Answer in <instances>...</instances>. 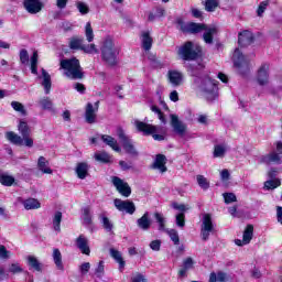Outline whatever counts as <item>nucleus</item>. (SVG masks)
<instances>
[{
    "label": "nucleus",
    "mask_w": 282,
    "mask_h": 282,
    "mask_svg": "<svg viewBox=\"0 0 282 282\" xmlns=\"http://www.w3.org/2000/svg\"><path fill=\"white\" fill-rule=\"evenodd\" d=\"M182 32L185 34H199V32H204L203 40L208 45L213 44V37L217 34V26H208L202 23L187 22L181 25Z\"/></svg>",
    "instance_id": "nucleus-1"
},
{
    "label": "nucleus",
    "mask_w": 282,
    "mask_h": 282,
    "mask_svg": "<svg viewBox=\"0 0 282 282\" xmlns=\"http://www.w3.org/2000/svg\"><path fill=\"white\" fill-rule=\"evenodd\" d=\"M59 69H64V75L72 80H80L85 76L80 62L76 57L62 59Z\"/></svg>",
    "instance_id": "nucleus-2"
},
{
    "label": "nucleus",
    "mask_w": 282,
    "mask_h": 282,
    "mask_svg": "<svg viewBox=\"0 0 282 282\" xmlns=\"http://www.w3.org/2000/svg\"><path fill=\"white\" fill-rule=\"evenodd\" d=\"M101 58L107 65H116L118 63L119 51L113 44V39L106 37L101 43Z\"/></svg>",
    "instance_id": "nucleus-3"
},
{
    "label": "nucleus",
    "mask_w": 282,
    "mask_h": 282,
    "mask_svg": "<svg viewBox=\"0 0 282 282\" xmlns=\"http://www.w3.org/2000/svg\"><path fill=\"white\" fill-rule=\"evenodd\" d=\"M134 126L140 133H143V135H152V138L159 142L164 140V134H158L162 133V127L160 126H153L142 121H135Z\"/></svg>",
    "instance_id": "nucleus-4"
},
{
    "label": "nucleus",
    "mask_w": 282,
    "mask_h": 282,
    "mask_svg": "<svg viewBox=\"0 0 282 282\" xmlns=\"http://www.w3.org/2000/svg\"><path fill=\"white\" fill-rule=\"evenodd\" d=\"M199 54H202V47L193 42H186L178 48V56L183 61H195Z\"/></svg>",
    "instance_id": "nucleus-5"
},
{
    "label": "nucleus",
    "mask_w": 282,
    "mask_h": 282,
    "mask_svg": "<svg viewBox=\"0 0 282 282\" xmlns=\"http://www.w3.org/2000/svg\"><path fill=\"white\" fill-rule=\"evenodd\" d=\"M202 91H204L207 100H215L217 98V80L210 77H205L200 85Z\"/></svg>",
    "instance_id": "nucleus-6"
},
{
    "label": "nucleus",
    "mask_w": 282,
    "mask_h": 282,
    "mask_svg": "<svg viewBox=\"0 0 282 282\" xmlns=\"http://www.w3.org/2000/svg\"><path fill=\"white\" fill-rule=\"evenodd\" d=\"M117 135L126 153H129V155H138V151L135 150V145H133V141L131 138L124 134V130H122V128L117 129Z\"/></svg>",
    "instance_id": "nucleus-7"
},
{
    "label": "nucleus",
    "mask_w": 282,
    "mask_h": 282,
    "mask_svg": "<svg viewBox=\"0 0 282 282\" xmlns=\"http://www.w3.org/2000/svg\"><path fill=\"white\" fill-rule=\"evenodd\" d=\"M18 131L19 133H21L24 140V147H28V149H32V147H34V139L31 138L32 130H30V126H28V122L20 120L18 124Z\"/></svg>",
    "instance_id": "nucleus-8"
},
{
    "label": "nucleus",
    "mask_w": 282,
    "mask_h": 282,
    "mask_svg": "<svg viewBox=\"0 0 282 282\" xmlns=\"http://www.w3.org/2000/svg\"><path fill=\"white\" fill-rule=\"evenodd\" d=\"M213 230H215V227L213 226V218L210 217V214H204L200 227V236L203 241H208Z\"/></svg>",
    "instance_id": "nucleus-9"
},
{
    "label": "nucleus",
    "mask_w": 282,
    "mask_h": 282,
    "mask_svg": "<svg viewBox=\"0 0 282 282\" xmlns=\"http://www.w3.org/2000/svg\"><path fill=\"white\" fill-rule=\"evenodd\" d=\"M111 182L120 195L123 197H129V195H131V187L129 186V183L118 176H112Z\"/></svg>",
    "instance_id": "nucleus-10"
},
{
    "label": "nucleus",
    "mask_w": 282,
    "mask_h": 282,
    "mask_svg": "<svg viewBox=\"0 0 282 282\" xmlns=\"http://www.w3.org/2000/svg\"><path fill=\"white\" fill-rule=\"evenodd\" d=\"M235 67L241 72L242 69H250V62L241 54L239 48H236L232 56Z\"/></svg>",
    "instance_id": "nucleus-11"
},
{
    "label": "nucleus",
    "mask_w": 282,
    "mask_h": 282,
    "mask_svg": "<svg viewBox=\"0 0 282 282\" xmlns=\"http://www.w3.org/2000/svg\"><path fill=\"white\" fill-rule=\"evenodd\" d=\"M115 206L120 210V213H128V215H133V213H135V204L131 200L116 198Z\"/></svg>",
    "instance_id": "nucleus-12"
},
{
    "label": "nucleus",
    "mask_w": 282,
    "mask_h": 282,
    "mask_svg": "<svg viewBox=\"0 0 282 282\" xmlns=\"http://www.w3.org/2000/svg\"><path fill=\"white\" fill-rule=\"evenodd\" d=\"M282 158V142L276 143V151L271 152L267 156L263 158V162L267 164H280Z\"/></svg>",
    "instance_id": "nucleus-13"
},
{
    "label": "nucleus",
    "mask_w": 282,
    "mask_h": 282,
    "mask_svg": "<svg viewBox=\"0 0 282 282\" xmlns=\"http://www.w3.org/2000/svg\"><path fill=\"white\" fill-rule=\"evenodd\" d=\"M24 8L30 14H39L43 10L41 0H24Z\"/></svg>",
    "instance_id": "nucleus-14"
},
{
    "label": "nucleus",
    "mask_w": 282,
    "mask_h": 282,
    "mask_svg": "<svg viewBox=\"0 0 282 282\" xmlns=\"http://www.w3.org/2000/svg\"><path fill=\"white\" fill-rule=\"evenodd\" d=\"M253 232H254V227L252 225H248L243 231L242 240L241 239L235 240L236 246H248V243L252 241Z\"/></svg>",
    "instance_id": "nucleus-15"
},
{
    "label": "nucleus",
    "mask_w": 282,
    "mask_h": 282,
    "mask_svg": "<svg viewBox=\"0 0 282 282\" xmlns=\"http://www.w3.org/2000/svg\"><path fill=\"white\" fill-rule=\"evenodd\" d=\"M98 105L99 101L95 102V106L91 105L90 102L87 104L86 106V122H88V124H94V122H96V113H98Z\"/></svg>",
    "instance_id": "nucleus-16"
},
{
    "label": "nucleus",
    "mask_w": 282,
    "mask_h": 282,
    "mask_svg": "<svg viewBox=\"0 0 282 282\" xmlns=\"http://www.w3.org/2000/svg\"><path fill=\"white\" fill-rule=\"evenodd\" d=\"M270 66L267 64H263L262 67L258 69V76H257V82L259 85H268L270 80Z\"/></svg>",
    "instance_id": "nucleus-17"
},
{
    "label": "nucleus",
    "mask_w": 282,
    "mask_h": 282,
    "mask_svg": "<svg viewBox=\"0 0 282 282\" xmlns=\"http://www.w3.org/2000/svg\"><path fill=\"white\" fill-rule=\"evenodd\" d=\"M76 247L83 254L89 256L91 250L89 249V240L85 235H79L78 238L75 240Z\"/></svg>",
    "instance_id": "nucleus-18"
},
{
    "label": "nucleus",
    "mask_w": 282,
    "mask_h": 282,
    "mask_svg": "<svg viewBox=\"0 0 282 282\" xmlns=\"http://www.w3.org/2000/svg\"><path fill=\"white\" fill-rule=\"evenodd\" d=\"M4 135L8 142H10L11 144H14L15 147H25V140L23 139V137L19 135L17 132L8 131L6 132Z\"/></svg>",
    "instance_id": "nucleus-19"
},
{
    "label": "nucleus",
    "mask_w": 282,
    "mask_h": 282,
    "mask_svg": "<svg viewBox=\"0 0 282 282\" xmlns=\"http://www.w3.org/2000/svg\"><path fill=\"white\" fill-rule=\"evenodd\" d=\"M171 126L178 135H184V133H186V124L180 121V118L176 115H171Z\"/></svg>",
    "instance_id": "nucleus-20"
},
{
    "label": "nucleus",
    "mask_w": 282,
    "mask_h": 282,
    "mask_svg": "<svg viewBox=\"0 0 282 282\" xmlns=\"http://www.w3.org/2000/svg\"><path fill=\"white\" fill-rule=\"evenodd\" d=\"M252 41H254V36L250 31H243L238 35V43L241 47H246L251 45Z\"/></svg>",
    "instance_id": "nucleus-21"
},
{
    "label": "nucleus",
    "mask_w": 282,
    "mask_h": 282,
    "mask_svg": "<svg viewBox=\"0 0 282 282\" xmlns=\"http://www.w3.org/2000/svg\"><path fill=\"white\" fill-rule=\"evenodd\" d=\"M152 169H156L160 173H166V156L164 154H158Z\"/></svg>",
    "instance_id": "nucleus-22"
},
{
    "label": "nucleus",
    "mask_w": 282,
    "mask_h": 282,
    "mask_svg": "<svg viewBox=\"0 0 282 282\" xmlns=\"http://www.w3.org/2000/svg\"><path fill=\"white\" fill-rule=\"evenodd\" d=\"M101 140H102V142H105V144L110 147V149H112V151H116V153H120V151H122V149L118 144V141L116 139H113V137L104 134V135H101Z\"/></svg>",
    "instance_id": "nucleus-23"
},
{
    "label": "nucleus",
    "mask_w": 282,
    "mask_h": 282,
    "mask_svg": "<svg viewBox=\"0 0 282 282\" xmlns=\"http://www.w3.org/2000/svg\"><path fill=\"white\" fill-rule=\"evenodd\" d=\"M37 169L42 173H45L46 175H52L53 171L52 167H50V161L45 159V156H40L37 160Z\"/></svg>",
    "instance_id": "nucleus-24"
},
{
    "label": "nucleus",
    "mask_w": 282,
    "mask_h": 282,
    "mask_svg": "<svg viewBox=\"0 0 282 282\" xmlns=\"http://www.w3.org/2000/svg\"><path fill=\"white\" fill-rule=\"evenodd\" d=\"M141 43L145 52H149V50L153 47V37H151V33H149V31H143L141 33Z\"/></svg>",
    "instance_id": "nucleus-25"
},
{
    "label": "nucleus",
    "mask_w": 282,
    "mask_h": 282,
    "mask_svg": "<svg viewBox=\"0 0 282 282\" xmlns=\"http://www.w3.org/2000/svg\"><path fill=\"white\" fill-rule=\"evenodd\" d=\"M42 86L44 87L45 94H50V90L52 89V76H50V73H47L45 69H42Z\"/></svg>",
    "instance_id": "nucleus-26"
},
{
    "label": "nucleus",
    "mask_w": 282,
    "mask_h": 282,
    "mask_svg": "<svg viewBox=\"0 0 282 282\" xmlns=\"http://www.w3.org/2000/svg\"><path fill=\"white\" fill-rule=\"evenodd\" d=\"M137 226L141 230H149L151 228V218H149V213L145 212L141 218L137 220Z\"/></svg>",
    "instance_id": "nucleus-27"
},
{
    "label": "nucleus",
    "mask_w": 282,
    "mask_h": 282,
    "mask_svg": "<svg viewBox=\"0 0 282 282\" xmlns=\"http://www.w3.org/2000/svg\"><path fill=\"white\" fill-rule=\"evenodd\" d=\"M169 78H170V83L174 87H180V85H182V78H183L182 73H180L177 70H170Z\"/></svg>",
    "instance_id": "nucleus-28"
},
{
    "label": "nucleus",
    "mask_w": 282,
    "mask_h": 282,
    "mask_svg": "<svg viewBox=\"0 0 282 282\" xmlns=\"http://www.w3.org/2000/svg\"><path fill=\"white\" fill-rule=\"evenodd\" d=\"M75 171L79 180H85L88 175L89 165L85 162L78 163Z\"/></svg>",
    "instance_id": "nucleus-29"
},
{
    "label": "nucleus",
    "mask_w": 282,
    "mask_h": 282,
    "mask_svg": "<svg viewBox=\"0 0 282 282\" xmlns=\"http://www.w3.org/2000/svg\"><path fill=\"white\" fill-rule=\"evenodd\" d=\"M25 210H36L41 207V202L36 198H28L22 202Z\"/></svg>",
    "instance_id": "nucleus-30"
},
{
    "label": "nucleus",
    "mask_w": 282,
    "mask_h": 282,
    "mask_svg": "<svg viewBox=\"0 0 282 282\" xmlns=\"http://www.w3.org/2000/svg\"><path fill=\"white\" fill-rule=\"evenodd\" d=\"M95 160L102 164H109V162H111V155L105 151H99L95 153Z\"/></svg>",
    "instance_id": "nucleus-31"
},
{
    "label": "nucleus",
    "mask_w": 282,
    "mask_h": 282,
    "mask_svg": "<svg viewBox=\"0 0 282 282\" xmlns=\"http://www.w3.org/2000/svg\"><path fill=\"white\" fill-rule=\"evenodd\" d=\"M110 257L119 263L120 270L124 269V259H122V253L116 249H110Z\"/></svg>",
    "instance_id": "nucleus-32"
},
{
    "label": "nucleus",
    "mask_w": 282,
    "mask_h": 282,
    "mask_svg": "<svg viewBox=\"0 0 282 282\" xmlns=\"http://www.w3.org/2000/svg\"><path fill=\"white\" fill-rule=\"evenodd\" d=\"M228 281V275L224 272H218V273H210L209 275V282H226Z\"/></svg>",
    "instance_id": "nucleus-33"
},
{
    "label": "nucleus",
    "mask_w": 282,
    "mask_h": 282,
    "mask_svg": "<svg viewBox=\"0 0 282 282\" xmlns=\"http://www.w3.org/2000/svg\"><path fill=\"white\" fill-rule=\"evenodd\" d=\"M53 259L56 268L58 270H63V256L61 254V250L58 249L53 250Z\"/></svg>",
    "instance_id": "nucleus-34"
},
{
    "label": "nucleus",
    "mask_w": 282,
    "mask_h": 282,
    "mask_svg": "<svg viewBox=\"0 0 282 282\" xmlns=\"http://www.w3.org/2000/svg\"><path fill=\"white\" fill-rule=\"evenodd\" d=\"M188 72L191 76H195L196 78H199V76H202V72H204V64L192 65L188 68Z\"/></svg>",
    "instance_id": "nucleus-35"
},
{
    "label": "nucleus",
    "mask_w": 282,
    "mask_h": 282,
    "mask_svg": "<svg viewBox=\"0 0 282 282\" xmlns=\"http://www.w3.org/2000/svg\"><path fill=\"white\" fill-rule=\"evenodd\" d=\"M154 219L159 224V230H166V218L161 213H154Z\"/></svg>",
    "instance_id": "nucleus-36"
},
{
    "label": "nucleus",
    "mask_w": 282,
    "mask_h": 282,
    "mask_svg": "<svg viewBox=\"0 0 282 282\" xmlns=\"http://www.w3.org/2000/svg\"><path fill=\"white\" fill-rule=\"evenodd\" d=\"M164 232L169 235L171 241H173L174 246H180V234L175 229H165Z\"/></svg>",
    "instance_id": "nucleus-37"
},
{
    "label": "nucleus",
    "mask_w": 282,
    "mask_h": 282,
    "mask_svg": "<svg viewBox=\"0 0 282 282\" xmlns=\"http://www.w3.org/2000/svg\"><path fill=\"white\" fill-rule=\"evenodd\" d=\"M84 40L80 37H72L69 41L70 50H83L84 47Z\"/></svg>",
    "instance_id": "nucleus-38"
},
{
    "label": "nucleus",
    "mask_w": 282,
    "mask_h": 282,
    "mask_svg": "<svg viewBox=\"0 0 282 282\" xmlns=\"http://www.w3.org/2000/svg\"><path fill=\"white\" fill-rule=\"evenodd\" d=\"M61 221H63V213L56 212L53 218V228L57 232H61Z\"/></svg>",
    "instance_id": "nucleus-39"
},
{
    "label": "nucleus",
    "mask_w": 282,
    "mask_h": 282,
    "mask_svg": "<svg viewBox=\"0 0 282 282\" xmlns=\"http://www.w3.org/2000/svg\"><path fill=\"white\" fill-rule=\"evenodd\" d=\"M85 36H86V41H88V43H91L94 41V29L91 28V22H87L86 26H85Z\"/></svg>",
    "instance_id": "nucleus-40"
},
{
    "label": "nucleus",
    "mask_w": 282,
    "mask_h": 282,
    "mask_svg": "<svg viewBox=\"0 0 282 282\" xmlns=\"http://www.w3.org/2000/svg\"><path fill=\"white\" fill-rule=\"evenodd\" d=\"M227 148L224 144L215 145L214 158H224L226 155Z\"/></svg>",
    "instance_id": "nucleus-41"
},
{
    "label": "nucleus",
    "mask_w": 282,
    "mask_h": 282,
    "mask_svg": "<svg viewBox=\"0 0 282 282\" xmlns=\"http://www.w3.org/2000/svg\"><path fill=\"white\" fill-rule=\"evenodd\" d=\"M219 6V1L217 0H206L205 1V10L207 12H215Z\"/></svg>",
    "instance_id": "nucleus-42"
},
{
    "label": "nucleus",
    "mask_w": 282,
    "mask_h": 282,
    "mask_svg": "<svg viewBox=\"0 0 282 282\" xmlns=\"http://www.w3.org/2000/svg\"><path fill=\"white\" fill-rule=\"evenodd\" d=\"M0 184L3 186H12V184H14V177L7 174H0Z\"/></svg>",
    "instance_id": "nucleus-43"
},
{
    "label": "nucleus",
    "mask_w": 282,
    "mask_h": 282,
    "mask_svg": "<svg viewBox=\"0 0 282 282\" xmlns=\"http://www.w3.org/2000/svg\"><path fill=\"white\" fill-rule=\"evenodd\" d=\"M196 180H197L198 186H200V188H203L204 191L210 187V183H208V180H206L204 175H197Z\"/></svg>",
    "instance_id": "nucleus-44"
},
{
    "label": "nucleus",
    "mask_w": 282,
    "mask_h": 282,
    "mask_svg": "<svg viewBox=\"0 0 282 282\" xmlns=\"http://www.w3.org/2000/svg\"><path fill=\"white\" fill-rule=\"evenodd\" d=\"M28 261H29V265L31 268L35 269L36 272H41V263L39 262V260L35 257L29 256Z\"/></svg>",
    "instance_id": "nucleus-45"
},
{
    "label": "nucleus",
    "mask_w": 282,
    "mask_h": 282,
    "mask_svg": "<svg viewBox=\"0 0 282 282\" xmlns=\"http://www.w3.org/2000/svg\"><path fill=\"white\" fill-rule=\"evenodd\" d=\"M11 107L12 109H14V111H18L22 116H25L26 111H25V106H23V104L19 101H12Z\"/></svg>",
    "instance_id": "nucleus-46"
},
{
    "label": "nucleus",
    "mask_w": 282,
    "mask_h": 282,
    "mask_svg": "<svg viewBox=\"0 0 282 282\" xmlns=\"http://www.w3.org/2000/svg\"><path fill=\"white\" fill-rule=\"evenodd\" d=\"M83 219H84V224L86 225L91 224V209H89V207H85L83 209Z\"/></svg>",
    "instance_id": "nucleus-47"
},
{
    "label": "nucleus",
    "mask_w": 282,
    "mask_h": 282,
    "mask_svg": "<svg viewBox=\"0 0 282 282\" xmlns=\"http://www.w3.org/2000/svg\"><path fill=\"white\" fill-rule=\"evenodd\" d=\"M176 226H178V228H184L186 226V215H184V213L176 215Z\"/></svg>",
    "instance_id": "nucleus-48"
},
{
    "label": "nucleus",
    "mask_w": 282,
    "mask_h": 282,
    "mask_svg": "<svg viewBox=\"0 0 282 282\" xmlns=\"http://www.w3.org/2000/svg\"><path fill=\"white\" fill-rule=\"evenodd\" d=\"M83 52L86 54H98V48L96 47V44H88L82 46Z\"/></svg>",
    "instance_id": "nucleus-49"
},
{
    "label": "nucleus",
    "mask_w": 282,
    "mask_h": 282,
    "mask_svg": "<svg viewBox=\"0 0 282 282\" xmlns=\"http://www.w3.org/2000/svg\"><path fill=\"white\" fill-rule=\"evenodd\" d=\"M151 111H153L154 113H158L159 120H160L163 124H166V118L164 117V113L162 112V110H160V108H158V106H152V107H151Z\"/></svg>",
    "instance_id": "nucleus-50"
},
{
    "label": "nucleus",
    "mask_w": 282,
    "mask_h": 282,
    "mask_svg": "<svg viewBox=\"0 0 282 282\" xmlns=\"http://www.w3.org/2000/svg\"><path fill=\"white\" fill-rule=\"evenodd\" d=\"M278 186H281V181L275 178V180H271V181H267L264 183V187L270 189V188H278Z\"/></svg>",
    "instance_id": "nucleus-51"
},
{
    "label": "nucleus",
    "mask_w": 282,
    "mask_h": 282,
    "mask_svg": "<svg viewBox=\"0 0 282 282\" xmlns=\"http://www.w3.org/2000/svg\"><path fill=\"white\" fill-rule=\"evenodd\" d=\"M10 256H11V252L8 251L6 246L0 245V259L8 260V259H10Z\"/></svg>",
    "instance_id": "nucleus-52"
},
{
    "label": "nucleus",
    "mask_w": 282,
    "mask_h": 282,
    "mask_svg": "<svg viewBox=\"0 0 282 282\" xmlns=\"http://www.w3.org/2000/svg\"><path fill=\"white\" fill-rule=\"evenodd\" d=\"M8 272H11V274H19L20 272H23V269L21 268V265L19 263H12L9 267Z\"/></svg>",
    "instance_id": "nucleus-53"
},
{
    "label": "nucleus",
    "mask_w": 282,
    "mask_h": 282,
    "mask_svg": "<svg viewBox=\"0 0 282 282\" xmlns=\"http://www.w3.org/2000/svg\"><path fill=\"white\" fill-rule=\"evenodd\" d=\"M77 9L79 10L80 14H89V6L85 2H77Z\"/></svg>",
    "instance_id": "nucleus-54"
},
{
    "label": "nucleus",
    "mask_w": 282,
    "mask_h": 282,
    "mask_svg": "<svg viewBox=\"0 0 282 282\" xmlns=\"http://www.w3.org/2000/svg\"><path fill=\"white\" fill-rule=\"evenodd\" d=\"M268 6H269L268 1H263L259 4L257 10L258 17H263V12H265V10L268 9Z\"/></svg>",
    "instance_id": "nucleus-55"
},
{
    "label": "nucleus",
    "mask_w": 282,
    "mask_h": 282,
    "mask_svg": "<svg viewBox=\"0 0 282 282\" xmlns=\"http://www.w3.org/2000/svg\"><path fill=\"white\" fill-rule=\"evenodd\" d=\"M40 105L42 107V109H52V100H50V98H43L40 100Z\"/></svg>",
    "instance_id": "nucleus-56"
},
{
    "label": "nucleus",
    "mask_w": 282,
    "mask_h": 282,
    "mask_svg": "<svg viewBox=\"0 0 282 282\" xmlns=\"http://www.w3.org/2000/svg\"><path fill=\"white\" fill-rule=\"evenodd\" d=\"M224 199L226 204H232V202H237V196L234 193H226Z\"/></svg>",
    "instance_id": "nucleus-57"
},
{
    "label": "nucleus",
    "mask_w": 282,
    "mask_h": 282,
    "mask_svg": "<svg viewBox=\"0 0 282 282\" xmlns=\"http://www.w3.org/2000/svg\"><path fill=\"white\" fill-rule=\"evenodd\" d=\"M172 208H174V210H180V213H186V210H188V207H186V205L177 203H173Z\"/></svg>",
    "instance_id": "nucleus-58"
},
{
    "label": "nucleus",
    "mask_w": 282,
    "mask_h": 282,
    "mask_svg": "<svg viewBox=\"0 0 282 282\" xmlns=\"http://www.w3.org/2000/svg\"><path fill=\"white\" fill-rule=\"evenodd\" d=\"M161 247H162V241H160V240H154V241L150 242L151 250H154L155 252H160Z\"/></svg>",
    "instance_id": "nucleus-59"
},
{
    "label": "nucleus",
    "mask_w": 282,
    "mask_h": 282,
    "mask_svg": "<svg viewBox=\"0 0 282 282\" xmlns=\"http://www.w3.org/2000/svg\"><path fill=\"white\" fill-rule=\"evenodd\" d=\"M131 282H147V279L141 273H134L131 276Z\"/></svg>",
    "instance_id": "nucleus-60"
},
{
    "label": "nucleus",
    "mask_w": 282,
    "mask_h": 282,
    "mask_svg": "<svg viewBox=\"0 0 282 282\" xmlns=\"http://www.w3.org/2000/svg\"><path fill=\"white\" fill-rule=\"evenodd\" d=\"M20 61L23 64H25V63H28V61H30V56L28 55V52L25 50H22L20 52Z\"/></svg>",
    "instance_id": "nucleus-61"
},
{
    "label": "nucleus",
    "mask_w": 282,
    "mask_h": 282,
    "mask_svg": "<svg viewBox=\"0 0 282 282\" xmlns=\"http://www.w3.org/2000/svg\"><path fill=\"white\" fill-rule=\"evenodd\" d=\"M102 224H104V228L106 230L110 231L113 228V225L111 224V220H109V218H107V217L102 218Z\"/></svg>",
    "instance_id": "nucleus-62"
},
{
    "label": "nucleus",
    "mask_w": 282,
    "mask_h": 282,
    "mask_svg": "<svg viewBox=\"0 0 282 282\" xmlns=\"http://www.w3.org/2000/svg\"><path fill=\"white\" fill-rule=\"evenodd\" d=\"M91 268V264H89V262H85L79 267V270L82 272V274H87V272H89Z\"/></svg>",
    "instance_id": "nucleus-63"
},
{
    "label": "nucleus",
    "mask_w": 282,
    "mask_h": 282,
    "mask_svg": "<svg viewBox=\"0 0 282 282\" xmlns=\"http://www.w3.org/2000/svg\"><path fill=\"white\" fill-rule=\"evenodd\" d=\"M193 258H186L183 262L185 270H191L193 268Z\"/></svg>",
    "instance_id": "nucleus-64"
}]
</instances>
